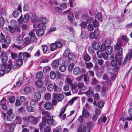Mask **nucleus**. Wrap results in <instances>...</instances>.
<instances>
[{"instance_id": "1", "label": "nucleus", "mask_w": 132, "mask_h": 132, "mask_svg": "<svg viewBox=\"0 0 132 132\" xmlns=\"http://www.w3.org/2000/svg\"><path fill=\"white\" fill-rule=\"evenodd\" d=\"M64 42V41L61 40H57L54 43L51 44L50 45V50L51 51H53L57 50L56 48H60L63 46Z\"/></svg>"}, {"instance_id": "2", "label": "nucleus", "mask_w": 132, "mask_h": 132, "mask_svg": "<svg viewBox=\"0 0 132 132\" xmlns=\"http://www.w3.org/2000/svg\"><path fill=\"white\" fill-rule=\"evenodd\" d=\"M64 57L67 58L69 60H71L73 61L76 60L77 58L76 55L72 53H70V49L69 48H67L64 51L63 54Z\"/></svg>"}, {"instance_id": "3", "label": "nucleus", "mask_w": 132, "mask_h": 132, "mask_svg": "<svg viewBox=\"0 0 132 132\" xmlns=\"http://www.w3.org/2000/svg\"><path fill=\"white\" fill-rule=\"evenodd\" d=\"M78 97L76 96L74 97L69 101L65 105V106L63 110L60 111L59 115V118H61L62 117V115L65 111L67 107L69 106L72 105L75 101L77 100Z\"/></svg>"}, {"instance_id": "4", "label": "nucleus", "mask_w": 132, "mask_h": 132, "mask_svg": "<svg viewBox=\"0 0 132 132\" xmlns=\"http://www.w3.org/2000/svg\"><path fill=\"white\" fill-rule=\"evenodd\" d=\"M73 72L74 75H77L80 73H84L86 72V70L85 68L81 69L79 67H77L74 68Z\"/></svg>"}, {"instance_id": "5", "label": "nucleus", "mask_w": 132, "mask_h": 132, "mask_svg": "<svg viewBox=\"0 0 132 132\" xmlns=\"http://www.w3.org/2000/svg\"><path fill=\"white\" fill-rule=\"evenodd\" d=\"M115 58L118 62H120L121 60L122 57L123 56L122 51L121 50L116 51Z\"/></svg>"}, {"instance_id": "6", "label": "nucleus", "mask_w": 132, "mask_h": 132, "mask_svg": "<svg viewBox=\"0 0 132 132\" xmlns=\"http://www.w3.org/2000/svg\"><path fill=\"white\" fill-rule=\"evenodd\" d=\"M99 34V32L97 29H95L93 32H91L89 34L90 38L92 39L97 38Z\"/></svg>"}, {"instance_id": "7", "label": "nucleus", "mask_w": 132, "mask_h": 132, "mask_svg": "<svg viewBox=\"0 0 132 132\" xmlns=\"http://www.w3.org/2000/svg\"><path fill=\"white\" fill-rule=\"evenodd\" d=\"M121 41L120 39H117V42L114 46V49L116 51H120L122 49V48L121 47V46H122Z\"/></svg>"}, {"instance_id": "8", "label": "nucleus", "mask_w": 132, "mask_h": 132, "mask_svg": "<svg viewBox=\"0 0 132 132\" xmlns=\"http://www.w3.org/2000/svg\"><path fill=\"white\" fill-rule=\"evenodd\" d=\"M53 98L57 99L58 102L62 101L64 98V95L62 93L58 94L54 93L53 94Z\"/></svg>"}, {"instance_id": "9", "label": "nucleus", "mask_w": 132, "mask_h": 132, "mask_svg": "<svg viewBox=\"0 0 132 132\" xmlns=\"http://www.w3.org/2000/svg\"><path fill=\"white\" fill-rule=\"evenodd\" d=\"M4 125L6 127L7 129H9L11 132H13L14 131V128L16 126V124L14 123L13 122L9 124L5 123Z\"/></svg>"}, {"instance_id": "10", "label": "nucleus", "mask_w": 132, "mask_h": 132, "mask_svg": "<svg viewBox=\"0 0 132 132\" xmlns=\"http://www.w3.org/2000/svg\"><path fill=\"white\" fill-rule=\"evenodd\" d=\"M21 5H20L18 6L17 10L13 11L12 15L15 18H16L19 16L20 12L21 13Z\"/></svg>"}, {"instance_id": "11", "label": "nucleus", "mask_w": 132, "mask_h": 132, "mask_svg": "<svg viewBox=\"0 0 132 132\" xmlns=\"http://www.w3.org/2000/svg\"><path fill=\"white\" fill-rule=\"evenodd\" d=\"M121 38L118 39L121 40V42L122 43V46H125L127 43H128L129 40V39L125 35H122L121 36Z\"/></svg>"}, {"instance_id": "12", "label": "nucleus", "mask_w": 132, "mask_h": 132, "mask_svg": "<svg viewBox=\"0 0 132 132\" xmlns=\"http://www.w3.org/2000/svg\"><path fill=\"white\" fill-rule=\"evenodd\" d=\"M28 120L30 122L34 125L37 124L38 121L37 117H35L32 116L29 117Z\"/></svg>"}, {"instance_id": "13", "label": "nucleus", "mask_w": 132, "mask_h": 132, "mask_svg": "<svg viewBox=\"0 0 132 132\" xmlns=\"http://www.w3.org/2000/svg\"><path fill=\"white\" fill-rule=\"evenodd\" d=\"M46 123L47 122L46 119L44 117H42V122L39 124V126L40 130H43L44 126L46 125Z\"/></svg>"}, {"instance_id": "14", "label": "nucleus", "mask_w": 132, "mask_h": 132, "mask_svg": "<svg viewBox=\"0 0 132 132\" xmlns=\"http://www.w3.org/2000/svg\"><path fill=\"white\" fill-rule=\"evenodd\" d=\"M6 102L5 99L4 98L0 101V105L2 106V108L4 110H7V108L6 105Z\"/></svg>"}, {"instance_id": "15", "label": "nucleus", "mask_w": 132, "mask_h": 132, "mask_svg": "<svg viewBox=\"0 0 132 132\" xmlns=\"http://www.w3.org/2000/svg\"><path fill=\"white\" fill-rule=\"evenodd\" d=\"M119 69V67L118 66L115 67L114 69L112 67H108L107 70L109 73L112 75L114 73V70L116 71L117 72L118 71Z\"/></svg>"}, {"instance_id": "16", "label": "nucleus", "mask_w": 132, "mask_h": 132, "mask_svg": "<svg viewBox=\"0 0 132 132\" xmlns=\"http://www.w3.org/2000/svg\"><path fill=\"white\" fill-rule=\"evenodd\" d=\"M83 59L85 62H88L91 59V57L86 52H84L83 53Z\"/></svg>"}, {"instance_id": "17", "label": "nucleus", "mask_w": 132, "mask_h": 132, "mask_svg": "<svg viewBox=\"0 0 132 132\" xmlns=\"http://www.w3.org/2000/svg\"><path fill=\"white\" fill-rule=\"evenodd\" d=\"M42 115L43 116V117H45L46 119L52 116H51L50 112L45 110H42Z\"/></svg>"}, {"instance_id": "18", "label": "nucleus", "mask_w": 132, "mask_h": 132, "mask_svg": "<svg viewBox=\"0 0 132 132\" xmlns=\"http://www.w3.org/2000/svg\"><path fill=\"white\" fill-rule=\"evenodd\" d=\"M92 47L95 50H97L100 48V46L98 43L96 41H94L92 43Z\"/></svg>"}, {"instance_id": "19", "label": "nucleus", "mask_w": 132, "mask_h": 132, "mask_svg": "<svg viewBox=\"0 0 132 132\" xmlns=\"http://www.w3.org/2000/svg\"><path fill=\"white\" fill-rule=\"evenodd\" d=\"M45 109L47 110H51L53 107V105L49 102H46L44 105Z\"/></svg>"}, {"instance_id": "20", "label": "nucleus", "mask_w": 132, "mask_h": 132, "mask_svg": "<svg viewBox=\"0 0 132 132\" xmlns=\"http://www.w3.org/2000/svg\"><path fill=\"white\" fill-rule=\"evenodd\" d=\"M98 54H97V55L98 57L100 58H101L102 57L104 60H107L108 58V55H109L108 54H107L106 53H101L99 54V55Z\"/></svg>"}, {"instance_id": "21", "label": "nucleus", "mask_w": 132, "mask_h": 132, "mask_svg": "<svg viewBox=\"0 0 132 132\" xmlns=\"http://www.w3.org/2000/svg\"><path fill=\"white\" fill-rule=\"evenodd\" d=\"M113 50V47L112 46H106L105 52L107 54L111 55L112 53Z\"/></svg>"}, {"instance_id": "22", "label": "nucleus", "mask_w": 132, "mask_h": 132, "mask_svg": "<svg viewBox=\"0 0 132 132\" xmlns=\"http://www.w3.org/2000/svg\"><path fill=\"white\" fill-rule=\"evenodd\" d=\"M24 42L22 44V45L24 47H26L29 45L30 42V38L29 37H27L24 38Z\"/></svg>"}, {"instance_id": "23", "label": "nucleus", "mask_w": 132, "mask_h": 132, "mask_svg": "<svg viewBox=\"0 0 132 132\" xmlns=\"http://www.w3.org/2000/svg\"><path fill=\"white\" fill-rule=\"evenodd\" d=\"M59 60H55L53 61L51 63V66L53 69H56L58 68L59 65Z\"/></svg>"}, {"instance_id": "24", "label": "nucleus", "mask_w": 132, "mask_h": 132, "mask_svg": "<svg viewBox=\"0 0 132 132\" xmlns=\"http://www.w3.org/2000/svg\"><path fill=\"white\" fill-rule=\"evenodd\" d=\"M34 98L37 101H39L41 97V95L40 93L38 92H35L34 95Z\"/></svg>"}, {"instance_id": "25", "label": "nucleus", "mask_w": 132, "mask_h": 132, "mask_svg": "<svg viewBox=\"0 0 132 132\" xmlns=\"http://www.w3.org/2000/svg\"><path fill=\"white\" fill-rule=\"evenodd\" d=\"M104 68L101 66L98 68V71L96 73V75L97 76L100 77L102 76V73L104 71Z\"/></svg>"}, {"instance_id": "26", "label": "nucleus", "mask_w": 132, "mask_h": 132, "mask_svg": "<svg viewBox=\"0 0 132 132\" xmlns=\"http://www.w3.org/2000/svg\"><path fill=\"white\" fill-rule=\"evenodd\" d=\"M106 46L104 44H102L101 46L100 50L97 51L96 54H99V53L103 52L104 50H105V51Z\"/></svg>"}, {"instance_id": "27", "label": "nucleus", "mask_w": 132, "mask_h": 132, "mask_svg": "<svg viewBox=\"0 0 132 132\" xmlns=\"http://www.w3.org/2000/svg\"><path fill=\"white\" fill-rule=\"evenodd\" d=\"M77 86L78 88L82 90H86L87 87L85 86L83 83L79 82L78 83Z\"/></svg>"}, {"instance_id": "28", "label": "nucleus", "mask_w": 132, "mask_h": 132, "mask_svg": "<svg viewBox=\"0 0 132 132\" xmlns=\"http://www.w3.org/2000/svg\"><path fill=\"white\" fill-rule=\"evenodd\" d=\"M44 30L42 29H39L36 31V34L38 37H41L44 34Z\"/></svg>"}, {"instance_id": "29", "label": "nucleus", "mask_w": 132, "mask_h": 132, "mask_svg": "<svg viewBox=\"0 0 132 132\" xmlns=\"http://www.w3.org/2000/svg\"><path fill=\"white\" fill-rule=\"evenodd\" d=\"M1 60L2 63H5L8 60V56L5 54H3L1 56Z\"/></svg>"}, {"instance_id": "30", "label": "nucleus", "mask_w": 132, "mask_h": 132, "mask_svg": "<svg viewBox=\"0 0 132 132\" xmlns=\"http://www.w3.org/2000/svg\"><path fill=\"white\" fill-rule=\"evenodd\" d=\"M22 120L20 116H18L16 117L15 119L14 120L13 122L15 124H18L21 123Z\"/></svg>"}, {"instance_id": "31", "label": "nucleus", "mask_w": 132, "mask_h": 132, "mask_svg": "<svg viewBox=\"0 0 132 132\" xmlns=\"http://www.w3.org/2000/svg\"><path fill=\"white\" fill-rule=\"evenodd\" d=\"M85 67L87 69H91L94 67V65L91 62L85 63Z\"/></svg>"}, {"instance_id": "32", "label": "nucleus", "mask_w": 132, "mask_h": 132, "mask_svg": "<svg viewBox=\"0 0 132 132\" xmlns=\"http://www.w3.org/2000/svg\"><path fill=\"white\" fill-rule=\"evenodd\" d=\"M30 16L31 20L34 22H35L36 20V14L34 12L30 13Z\"/></svg>"}, {"instance_id": "33", "label": "nucleus", "mask_w": 132, "mask_h": 132, "mask_svg": "<svg viewBox=\"0 0 132 132\" xmlns=\"http://www.w3.org/2000/svg\"><path fill=\"white\" fill-rule=\"evenodd\" d=\"M82 116L88 118L89 117V114L88 111L85 109H83L82 110Z\"/></svg>"}, {"instance_id": "34", "label": "nucleus", "mask_w": 132, "mask_h": 132, "mask_svg": "<svg viewBox=\"0 0 132 132\" xmlns=\"http://www.w3.org/2000/svg\"><path fill=\"white\" fill-rule=\"evenodd\" d=\"M81 38L83 39H86L88 38V34L84 31L81 32L80 35Z\"/></svg>"}, {"instance_id": "35", "label": "nucleus", "mask_w": 132, "mask_h": 132, "mask_svg": "<svg viewBox=\"0 0 132 132\" xmlns=\"http://www.w3.org/2000/svg\"><path fill=\"white\" fill-rule=\"evenodd\" d=\"M41 47L42 49L43 53L44 54H46L49 50L47 46L45 45H42Z\"/></svg>"}, {"instance_id": "36", "label": "nucleus", "mask_w": 132, "mask_h": 132, "mask_svg": "<svg viewBox=\"0 0 132 132\" xmlns=\"http://www.w3.org/2000/svg\"><path fill=\"white\" fill-rule=\"evenodd\" d=\"M48 125L51 126L53 123V116H52L46 119Z\"/></svg>"}, {"instance_id": "37", "label": "nucleus", "mask_w": 132, "mask_h": 132, "mask_svg": "<svg viewBox=\"0 0 132 132\" xmlns=\"http://www.w3.org/2000/svg\"><path fill=\"white\" fill-rule=\"evenodd\" d=\"M43 76V74L42 72L39 71L36 74V78L38 80H40L42 78Z\"/></svg>"}, {"instance_id": "38", "label": "nucleus", "mask_w": 132, "mask_h": 132, "mask_svg": "<svg viewBox=\"0 0 132 132\" xmlns=\"http://www.w3.org/2000/svg\"><path fill=\"white\" fill-rule=\"evenodd\" d=\"M12 61L11 60H10L8 61L9 64H8L7 67L9 68V71L12 68L14 69L15 68L14 65L12 64Z\"/></svg>"}, {"instance_id": "39", "label": "nucleus", "mask_w": 132, "mask_h": 132, "mask_svg": "<svg viewBox=\"0 0 132 132\" xmlns=\"http://www.w3.org/2000/svg\"><path fill=\"white\" fill-rule=\"evenodd\" d=\"M72 80L70 77L67 76L65 80V84L70 85L72 83Z\"/></svg>"}, {"instance_id": "40", "label": "nucleus", "mask_w": 132, "mask_h": 132, "mask_svg": "<svg viewBox=\"0 0 132 132\" xmlns=\"http://www.w3.org/2000/svg\"><path fill=\"white\" fill-rule=\"evenodd\" d=\"M73 15L72 13H70L68 15V19L70 20L71 23L73 22Z\"/></svg>"}, {"instance_id": "41", "label": "nucleus", "mask_w": 132, "mask_h": 132, "mask_svg": "<svg viewBox=\"0 0 132 132\" xmlns=\"http://www.w3.org/2000/svg\"><path fill=\"white\" fill-rule=\"evenodd\" d=\"M112 43V40L111 38H108L105 41L104 44L106 46H110Z\"/></svg>"}, {"instance_id": "42", "label": "nucleus", "mask_w": 132, "mask_h": 132, "mask_svg": "<svg viewBox=\"0 0 132 132\" xmlns=\"http://www.w3.org/2000/svg\"><path fill=\"white\" fill-rule=\"evenodd\" d=\"M104 103V102L103 101H99L97 102V106L100 109H102Z\"/></svg>"}, {"instance_id": "43", "label": "nucleus", "mask_w": 132, "mask_h": 132, "mask_svg": "<svg viewBox=\"0 0 132 132\" xmlns=\"http://www.w3.org/2000/svg\"><path fill=\"white\" fill-rule=\"evenodd\" d=\"M84 94L89 97H92L94 95V93L93 91H86L84 92Z\"/></svg>"}, {"instance_id": "44", "label": "nucleus", "mask_w": 132, "mask_h": 132, "mask_svg": "<svg viewBox=\"0 0 132 132\" xmlns=\"http://www.w3.org/2000/svg\"><path fill=\"white\" fill-rule=\"evenodd\" d=\"M18 59H20L24 60L25 59V56L23 52H20L19 53L18 55Z\"/></svg>"}, {"instance_id": "45", "label": "nucleus", "mask_w": 132, "mask_h": 132, "mask_svg": "<svg viewBox=\"0 0 132 132\" xmlns=\"http://www.w3.org/2000/svg\"><path fill=\"white\" fill-rule=\"evenodd\" d=\"M70 87L71 89L72 90H75L77 87V84L76 83L74 82L70 85Z\"/></svg>"}, {"instance_id": "46", "label": "nucleus", "mask_w": 132, "mask_h": 132, "mask_svg": "<svg viewBox=\"0 0 132 132\" xmlns=\"http://www.w3.org/2000/svg\"><path fill=\"white\" fill-rule=\"evenodd\" d=\"M2 68L3 69L4 72H9L10 70H8L9 68H8L7 66L5 67V65H0V68Z\"/></svg>"}, {"instance_id": "47", "label": "nucleus", "mask_w": 132, "mask_h": 132, "mask_svg": "<svg viewBox=\"0 0 132 132\" xmlns=\"http://www.w3.org/2000/svg\"><path fill=\"white\" fill-rule=\"evenodd\" d=\"M5 35L1 32L0 34V42L1 43H3L5 42Z\"/></svg>"}, {"instance_id": "48", "label": "nucleus", "mask_w": 132, "mask_h": 132, "mask_svg": "<svg viewBox=\"0 0 132 132\" xmlns=\"http://www.w3.org/2000/svg\"><path fill=\"white\" fill-rule=\"evenodd\" d=\"M59 69L61 72H64L66 69V66L64 64L62 65L59 67Z\"/></svg>"}, {"instance_id": "49", "label": "nucleus", "mask_w": 132, "mask_h": 132, "mask_svg": "<svg viewBox=\"0 0 132 132\" xmlns=\"http://www.w3.org/2000/svg\"><path fill=\"white\" fill-rule=\"evenodd\" d=\"M49 60L47 57L45 56L43 57L42 58L41 62L43 63H47L49 62Z\"/></svg>"}, {"instance_id": "50", "label": "nucleus", "mask_w": 132, "mask_h": 132, "mask_svg": "<svg viewBox=\"0 0 132 132\" xmlns=\"http://www.w3.org/2000/svg\"><path fill=\"white\" fill-rule=\"evenodd\" d=\"M117 62L116 60H113L111 61L110 64L112 67H115L117 64Z\"/></svg>"}, {"instance_id": "51", "label": "nucleus", "mask_w": 132, "mask_h": 132, "mask_svg": "<svg viewBox=\"0 0 132 132\" xmlns=\"http://www.w3.org/2000/svg\"><path fill=\"white\" fill-rule=\"evenodd\" d=\"M50 76L51 79H54L56 77V74L55 72L52 71L50 73Z\"/></svg>"}, {"instance_id": "52", "label": "nucleus", "mask_w": 132, "mask_h": 132, "mask_svg": "<svg viewBox=\"0 0 132 132\" xmlns=\"http://www.w3.org/2000/svg\"><path fill=\"white\" fill-rule=\"evenodd\" d=\"M37 102L35 100L31 101L30 102V106L32 108H35L36 107Z\"/></svg>"}, {"instance_id": "53", "label": "nucleus", "mask_w": 132, "mask_h": 132, "mask_svg": "<svg viewBox=\"0 0 132 132\" xmlns=\"http://www.w3.org/2000/svg\"><path fill=\"white\" fill-rule=\"evenodd\" d=\"M93 27V25L92 24L90 23L88 24L87 26V30L89 31H93L94 30Z\"/></svg>"}, {"instance_id": "54", "label": "nucleus", "mask_w": 132, "mask_h": 132, "mask_svg": "<svg viewBox=\"0 0 132 132\" xmlns=\"http://www.w3.org/2000/svg\"><path fill=\"white\" fill-rule=\"evenodd\" d=\"M29 19V15L27 13L24 14V16L23 20L24 23H26Z\"/></svg>"}, {"instance_id": "55", "label": "nucleus", "mask_w": 132, "mask_h": 132, "mask_svg": "<svg viewBox=\"0 0 132 132\" xmlns=\"http://www.w3.org/2000/svg\"><path fill=\"white\" fill-rule=\"evenodd\" d=\"M10 54L11 57L13 60H15L18 57V55L17 53H14L11 52Z\"/></svg>"}, {"instance_id": "56", "label": "nucleus", "mask_w": 132, "mask_h": 132, "mask_svg": "<svg viewBox=\"0 0 132 132\" xmlns=\"http://www.w3.org/2000/svg\"><path fill=\"white\" fill-rule=\"evenodd\" d=\"M51 97V94L48 93H47L44 96L45 99L47 100H50Z\"/></svg>"}, {"instance_id": "57", "label": "nucleus", "mask_w": 132, "mask_h": 132, "mask_svg": "<svg viewBox=\"0 0 132 132\" xmlns=\"http://www.w3.org/2000/svg\"><path fill=\"white\" fill-rule=\"evenodd\" d=\"M23 60L19 59H17L16 61L17 65L19 66H21L22 65L23 63Z\"/></svg>"}, {"instance_id": "58", "label": "nucleus", "mask_w": 132, "mask_h": 132, "mask_svg": "<svg viewBox=\"0 0 132 132\" xmlns=\"http://www.w3.org/2000/svg\"><path fill=\"white\" fill-rule=\"evenodd\" d=\"M102 13L100 12H98L96 14L95 16V18H96L98 20H99L102 18Z\"/></svg>"}, {"instance_id": "59", "label": "nucleus", "mask_w": 132, "mask_h": 132, "mask_svg": "<svg viewBox=\"0 0 132 132\" xmlns=\"http://www.w3.org/2000/svg\"><path fill=\"white\" fill-rule=\"evenodd\" d=\"M0 14L1 16L3 15L6 16L7 15L5 9L3 8H2L1 9Z\"/></svg>"}, {"instance_id": "60", "label": "nucleus", "mask_w": 132, "mask_h": 132, "mask_svg": "<svg viewBox=\"0 0 132 132\" xmlns=\"http://www.w3.org/2000/svg\"><path fill=\"white\" fill-rule=\"evenodd\" d=\"M42 82L41 80H39L36 81L35 83V85L37 87H39L42 86Z\"/></svg>"}, {"instance_id": "61", "label": "nucleus", "mask_w": 132, "mask_h": 132, "mask_svg": "<svg viewBox=\"0 0 132 132\" xmlns=\"http://www.w3.org/2000/svg\"><path fill=\"white\" fill-rule=\"evenodd\" d=\"M47 88L48 91H52L54 89V86L52 84H50L48 85Z\"/></svg>"}, {"instance_id": "62", "label": "nucleus", "mask_w": 132, "mask_h": 132, "mask_svg": "<svg viewBox=\"0 0 132 132\" xmlns=\"http://www.w3.org/2000/svg\"><path fill=\"white\" fill-rule=\"evenodd\" d=\"M23 37H22L19 36L16 40L17 43L18 44H21L23 41Z\"/></svg>"}, {"instance_id": "63", "label": "nucleus", "mask_w": 132, "mask_h": 132, "mask_svg": "<svg viewBox=\"0 0 132 132\" xmlns=\"http://www.w3.org/2000/svg\"><path fill=\"white\" fill-rule=\"evenodd\" d=\"M85 128V126L82 125L80 126L77 130L78 132H83Z\"/></svg>"}, {"instance_id": "64", "label": "nucleus", "mask_w": 132, "mask_h": 132, "mask_svg": "<svg viewBox=\"0 0 132 132\" xmlns=\"http://www.w3.org/2000/svg\"><path fill=\"white\" fill-rule=\"evenodd\" d=\"M44 128V132H51V128L49 126H47Z\"/></svg>"}]
</instances>
